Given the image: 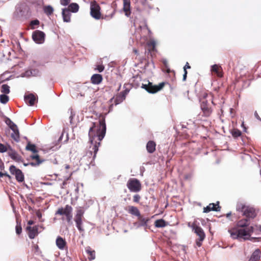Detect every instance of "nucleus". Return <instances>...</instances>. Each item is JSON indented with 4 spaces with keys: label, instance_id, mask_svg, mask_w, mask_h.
I'll list each match as a JSON object with an SVG mask.
<instances>
[{
    "label": "nucleus",
    "instance_id": "47",
    "mask_svg": "<svg viewBox=\"0 0 261 261\" xmlns=\"http://www.w3.org/2000/svg\"><path fill=\"white\" fill-rule=\"evenodd\" d=\"M39 24V21L37 19H36V20H32L31 22V25L32 26H33V25H38Z\"/></svg>",
    "mask_w": 261,
    "mask_h": 261
},
{
    "label": "nucleus",
    "instance_id": "38",
    "mask_svg": "<svg viewBox=\"0 0 261 261\" xmlns=\"http://www.w3.org/2000/svg\"><path fill=\"white\" fill-rule=\"evenodd\" d=\"M20 169L16 168V167L14 165H11L9 168V170L10 173L12 175H15V174L17 172V171H19Z\"/></svg>",
    "mask_w": 261,
    "mask_h": 261
},
{
    "label": "nucleus",
    "instance_id": "7",
    "mask_svg": "<svg viewBox=\"0 0 261 261\" xmlns=\"http://www.w3.org/2000/svg\"><path fill=\"white\" fill-rule=\"evenodd\" d=\"M101 8L97 2L94 0L90 2V14L91 16L96 20L101 19L102 14Z\"/></svg>",
    "mask_w": 261,
    "mask_h": 261
},
{
    "label": "nucleus",
    "instance_id": "2",
    "mask_svg": "<svg viewBox=\"0 0 261 261\" xmlns=\"http://www.w3.org/2000/svg\"><path fill=\"white\" fill-rule=\"evenodd\" d=\"M249 221L246 218L238 221L234 227L228 230L231 237L233 239L248 240L254 230L253 226H249Z\"/></svg>",
    "mask_w": 261,
    "mask_h": 261
},
{
    "label": "nucleus",
    "instance_id": "46",
    "mask_svg": "<svg viewBox=\"0 0 261 261\" xmlns=\"http://www.w3.org/2000/svg\"><path fill=\"white\" fill-rule=\"evenodd\" d=\"M3 176H6V177H8L9 178H11V176L8 174L7 173H3L2 172V171H0V177H3Z\"/></svg>",
    "mask_w": 261,
    "mask_h": 261
},
{
    "label": "nucleus",
    "instance_id": "34",
    "mask_svg": "<svg viewBox=\"0 0 261 261\" xmlns=\"http://www.w3.org/2000/svg\"><path fill=\"white\" fill-rule=\"evenodd\" d=\"M148 46L150 47L151 49L149 50L150 51H154L155 50V42L153 40H151L147 43Z\"/></svg>",
    "mask_w": 261,
    "mask_h": 261
},
{
    "label": "nucleus",
    "instance_id": "30",
    "mask_svg": "<svg viewBox=\"0 0 261 261\" xmlns=\"http://www.w3.org/2000/svg\"><path fill=\"white\" fill-rule=\"evenodd\" d=\"M15 176L17 181L21 182L24 181V175L20 170L17 171V172L15 174Z\"/></svg>",
    "mask_w": 261,
    "mask_h": 261
},
{
    "label": "nucleus",
    "instance_id": "31",
    "mask_svg": "<svg viewBox=\"0 0 261 261\" xmlns=\"http://www.w3.org/2000/svg\"><path fill=\"white\" fill-rule=\"evenodd\" d=\"M25 149L27 150L32 151L33 153H37L38 151L36 149V146H35V145L31 144L30 142H29L27 144Z\"/></svg>",
    "mask_w": 261,
    "mask_h": 261
},
{
    "label": "nucleus",
    "instance_id": "43",
    "mask_svg": "<svg viewBox=\"0 0 261 261\" xmlns=\"http://www.w3.org/2000/svg\"><path fill=\"white\" fill-rule=\"evenodd\" d=\"M105 69V66L102 64L98 65L95 68L96 70H97L99 72H101L103 71Z\"/></svg>",
    "mask_w": 261,
    "mask_h": 261
},
{
    "label": "nucleus",
    "instance_id": "55",
    "mask_svg": "<svg viewBox=\"0 0 261 261\" xmlns=\"http://www.w3.org/2000/svg\"><path fill=\"white\" fill-rule=\"evenodd\" d=\"M35 248H36V249H38V246L37 245H36V246H35Z\"/></svg>",
    "mask_w": 261,
    "mask_h": 261
},
{
    "label": "nucleus",
    "instance_id": "35",
    "mask_svg": "<svg viewBox=\"0 0 261 261\" xmlns=\"http://www.w3.org/2000/svg\"><path fill=\"white\" fill-rule=\"evenodd\" d=\"M231 134L234 138H237L241 135L242 133L238 129H233L231 131Z\"/></svg>",
    "mask_w": 261,
    "mask_h": 261
},
{
    "label": "nucleus",
    "instance_id": "49",
    "mask_svg": "<svg viewBox=\"0 0 261 261\" xmlns=\"http://www.w3.org/2000/svg\"><path fill=\"white\" fill-rule=\"evenodd\" d=\"M119 96H122V99L124 100L125 98V93L124 92H121Z\"/></svg>",
    "mask_w": 261,
    "mask_h": 261
},
{
    "label": "nucleus",
    "instance_id": "27",
    "mask_svg": "<svg viewBox=\"0 0 261 261\" xmlns=\"http://www.w3.org/2000/svg\"><path fill=\"white\" fill-rule=\"evenodd\" d=\"M43 10L44 13L47 16L52 15L54 11V8L50 5L44 6Z\"/></svg>",
    "mask_w": 261,
    "mask_h": 261
},
{
    "label": "nucleus",
    "instance_id": "29",
    "mask_svg": "<svg viewBox=\"0 0 261 261\" xmlns=\"http://www.w3.org/2000/svg\"><path fill=\"white\" fill-rule=\"evenodd\" d=\"M154 225L158 228L164 227L167 225V223L163 219H159L155 221Z\"/></svg>",
    "mask_w": 261,
    "mask_h": 261
},
{
    "label": "nucleus",
    "instance_id": "24",
    "mask_svg": "<svg viewBox=\"0 0 261 261\" xmlns=\"http://www.w3.org/2000/svg\"><path fill=\"white\" fill-rule=\"evenodd\" d=\"M126 210L129 214L137 217H140V211L137 207L134 206H128Z\"/></svg>",
    "mask_w": 261,
    "mask_h": 261
},
{
    "label": "nucleus",
    "instance_id": "10",
    "mask_svg": "<svg viewBox=\"0 0 261 261\" xmlns=\"http://www.w3.org/2000/svg\"><path fill=\"white\" fill-rule=\"evenodd\" d=\"M6 123L13 131L11 134V138L15 142H18L20 141V134L17 126L9 118L6 120Z\"/></svg>",
    "mask_w": 261,
    "mask_h": 261
},
{
    "label": "nucleus",
    "instance_id": "14",
    "mask_svg": "<svg viewBox=\"0 0 261 261\" xmlns=\"http://www.w3.org/2000/svg\"><path fill=\"white\" fill-rule=\"evenodd\" d=\"M27 230L29 238L31 239H34L38 234V226L37 225L33 227L27 226Z\"/></svg>",
    "mask_w": 261,
    "mask_h": 261
},
{
    "label": "nucleus",
    "instance_id": "1",
    "mask_svg": "<svg viewBox=\"0 0 261 261\" xmlns=\"http://www.w3.org/2000/svg\"><path fill=\"white\" fill-rule=\"evenodd\" d=\"M106 132V124L103 116L99 118L98 123H93L89 131L90 146L86 152L85 157L90 159V163L94 160L96 156L100 142L105 136Z\"/></svg>",
    "mask_w": 261,
    "mask_h": 261
},
{
    "label": "nucleus",
    "instance_id": "45",
    "mask_svg": "<svg viewBox=\"0 0 261 261\" xmlns=\"http://www.w3.org/2000/svg\"><path fill=\"white\" fill-rule=\"evenodd\" d=\"M164 65L165 66L166 68V72L168 73H169L170 72H172L174 74H175V72L174 71H171L169 68H168V66H167V62H164Z\"/></svg>",
    "mask_w": 261,
    "mask_h": 261
},
{
    "label": "nucleus",
    "instance_id": "53",
    "mask_svg": "<svg viewBox=\"0 0 261 261\" xmlns=\"http://www.w3.org/2000/svg\"><path fill=\"white\" fill-rule=\"evenodd\" d=\"M133 52H134L135 54H136V55L138 54V50H137V49H133Z\"/></svg>",
    "mask_w": 261,
    "mask_h": 261
},
{
    "label": "nucleus",
    "instance_id": "25",
    "mask_svg": "<svg viewBox=\"0 0 261 261\" xmlns=\"http://www.w3.org/2000/svg\"><path fill=\"white\" fill-rule=\"evenodd\" d=\"M65 9L70 12L76 13L79 10V6L77 3H72L68 5V8Z\"/></svg>",
    "mask_w": 261,
    "mask_h": 261
},
{
    "label": "nucleus",
    "instance_id": "8",
    "mask_svg": "<svg viewBox=\"0 0 261 261\" xmlns=\"http://www.w3.org/2000/svg\"><path fill=\"white\" fill-rule=\"evenodd\" d=\"M192 228L194 232L196 234V236L198 237L195 240V243L198 247H200L202 245V242L205 238V233L202 228L195 224H193Z\"/></svg>",
    "mask_w": 261,
    "mask_h": 261
},
{
    "label": "nucleus",
    "instance_id": "36",
    "mask_svg": "<svg viewBox=\"0 0 261 261\" xmlns=\"http://www.w3.org/2000/svg\"><path fill=\"white\" fill-rule=\"evenodd\" d=\"M9 101V97L5 95L2 94L0 95V102L2 103H6Z\"/></svg>",
    "mask_w": 261,
    "mask_h": 261
},
{
    "label": "nucleus",
    "instance_id": "40",
    "mask_svg": "<svg viewBox=\"0 0 261 261\" xmlns=\"http://www.w3.org/2000/svg\"><path fill=\"white\" fill-rule=\"evenodd\" d=\"M123 100L122 98V96H119V95L117 96L114 99V103L115 105H117L120 103H121Z\"/></svg>",
    "mask_w": 261,
    "mask_h": 261
},
{
    "label": "nucleus",
    "instance_id": "19",
    "mask_svg": "<svg viewBox=\"0 0 261 261\" xmlns=\"http://www.w3.org/2000/svg\"><path fill=\"white\" fill-rule=\"evenodd\" d=\"M30 158L33 161L30 163V164L32 166L39 165L44 161V160L40 159L39 155L38 154L31 155Z\"/></svg>",
    "mask_w": 261,
    "mask_h": 261
},
{
    "label": "nucleus",
    "instance_id": "21",
    "mask_svg": "<svg viewBox=\"0 0 261 261\" xmlns=\"http://www.w3.org/2000/svg\"><path fill=\"white\" fill-rule=\"evenodd\" d=\"M56 245L61 250H63L66 246V242L62 237L59 236L56 239Z\"/></svg>",
    "mask_w": 261,
    "mask_h": 261
},
{
    "label": "nucleus",
    "instance_id": "32",
    "mask_svg": "<svg viewBox=\"0 0 261 261\" xmlns=\"http://www.w3.org/2000/svg\"><path fill=\"white\" fill-rule=\"evenodd\" d=\"M115 14V10H113L112 12L110 14H106L105 15H103L102 14V18L101 19H106L107 20H110L112 19Z\"/></svg>",
    "mask_w": 261,
    "mask_h": 261
},
{
    "label": "nucleus",
    "instance_id": "23",
    "mask_svg": "<svg viewBox=\"0 0 261 261\" xmlns=\"http://www.w3.org/2000/svg\"><path fill=\"white\" fill-rule=\"evenodd\" d=\"M156 144L153 141H149L146 144V149L150 153H152L155 150Z\"/></svg>",
    "mask_w": 261,
    "mask_h": 261
},
{
    "label": "nucleus",
    "instance_id": "22",
    "mask_svg": "<svg viewBox=\"0 0 261 261\" xmlns=\"http://www.w3.org/2000/svg\"><path fill=\"white\" fill-rule=\"evenodd\" d=\"M62 15L64 22H69L71 21V13L65 8L62 9Z\"/></svg>",
    "mask_w": 261,
    "mask_h": 261
},
{
    "label": "nucleus",
    "instance_id": "12",
    "mask_svg": "<svg viewBox=\"0 0 261 261\" xmlns=\"http://www.w3.org/2000/svg\"><path fill=\"white\" fill-rule=\"evenodd\" d=\"M45 34L39 30L34 31L32 34L33 40L37 43H42L44 41Z\"/></svg>",
    "mask_w": 261,
    "mask_h": 261
},
{
    "label": "nucleus",
    "instance_id": "51",
    "mask_svg": "<svg viewBox=\"0 0 261 261\" xmlns=\"http://www.w3.org/2000/svg\"><path fill=\"white\" fill-rule=\"evenodd\" d=\"M187 73V71H184V74L183 75V81H184L186 80Z\"/></svg>",
    "mask_w": 261,
    "mask_h": 261
},
{
    "label": "nucleus",
    "instance_id": "39",
    "mask_svg": "<svg viewBox=\"0 0 261 261\" xmlns=\"http://www.w3.org/2000/svg\"><path fill=\"white\" fill-rule=\"evenodd\" d=\"M6 151L8 152V146H7L2 143H0V152L3 153Z\"/></svg>",
    "mask_w": 261,
    "mask_h": 261
},
{
    "label": "nucleus",
    "instance_id": "11",
    "mask_svg": "<svg viewBox=\"0 0 261 261\" xmlns=\"http://www.w3.org/2000/svg\"><path fill=\"white\" fill-rule=\"evenodd\" d=\"M128 189L133 192H138L141 190V184L137 178H130L127 182Z\"/></svg>",
    "mask_w": 261,
    "mask_h": 261
},
{
    "label": "nucleus",
    "instance_id": "44",
    "mask_svg": "<svg viewBox=\"0 0 261 261\" xmlns=\"http://www.w3.org/2000/svg\"><path fill=\"white\" fill-rule=\"evenodd\" d=\"M71 0H60V2L62 6H67L70 3Z\"/></svg>",
    "mask_w": 261,
    "mask_h": 261
},
{
    "label": "nucleus",
    "instance_id": "28",
    "mask_svg": "<svg viewBox=\"0 0 261 261\" xmlns=\"http://www.w3.org/2000/svg\"><path fill=\"white\" fill-rule=\"evenodd\" d=\"M86 251L88 254V258L89 260H93L95 258V252L90 247H87Z\"/></svg>",
    "mask_w": 261,
    "mask_h": 261
},
{
    "label": "nucleus",
    "instance_id": "15",
    "mask_svg": "<svg viewBox=\"0 0 261 261\" xmlns=\"http://www.w3.org/2000/svg\"><path fill=\"white\" fill-rule=\"evenodd\" d=\"M123 1V11L127 17L130 16L131 14L130 1V0Z\"/></svg>",
    "mask_w": 261,
    "mask_h": 261
},
{
    "label": "nucleus",
    "instance_id": "3",
    "mask_svg": "<svg viewBox=\"0 0 261 261\" xmlns=\"http://www.w3.org/2000/svg\"><path fill=\"white\" fill-rule=\"evenodd\" d=\"M236 210L242 216L250 220L254 219L258 215L259 210L250 205L240 202L237 205Z\"/></svg>",
    "mask_w": 261,
    "mask_h": 261
},
{
    "label": "nucleus",
    "instance_id": "37",
    "mask_svg": "<svg viewBox=\"0 0 261 261\" xmlns=\"http://www.w3.org/2000/svg\"><path fill=\"white\" fill-rule=\"evenodd\" d=\"M16 233L17 234L19 235L22 232V227L20 223L17 221V224L15 227Z\"/></svg>",
    "mask_w": 261,
    "mask_h": 261
},
{
    "label": "nucleus",
    "instance_id": "17",
    "mask_svg": "<svg viewBox=\"0 0 261 261\" xmlns=\"http://www.w3.org/2000/svg\"><path fill=\"white\" fill-rule=\"evenodd\" d=\"M221 207L219 205V202H218L217 205L212 203L209 204L206 207H204L203 212L208 213L212 211L218 212L220 211Z\"/></svg>",
    "mask_w": 261,
    "mask_h": 261
},
{
    "label": "nucleus",
    "instance_id": "52",
    "mask_svg": "<svg viewBox=\"0 0 261 261\" xmlns=\"http://www.w3.org/2000/svg\"><path fill=\"white\" fill-rule=\"evenodd\" d=\"M34 223V221H33V220H29V221L28 222V224L29 225H33Z\"/></svg>",
    "mask_w": 261,
    "mask_h": 261
},
{
    "label": "nucleus",
    "instance_id": "6",
    "mask_svg": "<svg viewBox=\"0 0 261 261\" xmlns=\"http://www.w3.org/2000/svg\"><path fill=\"white\" fill-rule=\"evenodd\" d=\"M84 210L83 207L80 206L76 208L74 221L80 232L84 231V228L83 227V219H84Z\"/></svg>",
    "mask_w": 261,
    "mask_h": 261
},
{
    "label": "nucleus",
    "instance_id": "33",
    "mask_svg": "<svg viewBox=\"0 0 261 261\" xmlns=\"http://www.w3.org/2000/svg\"><path fill=\"white\" fill-rule=\"evenodd\" d=\"M1 92L4 94H8L10 92V87L7 84H3L2 86Z\"/></svg>",
    "mask_w": 261,
    "mask_h": 261
},
{
    "label": "nucleus",
    "instance_id": "4",
    "mask_svg": "<svg viewBox=\"0 0 261 261\" xmlns=\"http://www.w3.org/2000/svg\"><path fill=\"white\" fill-rule=\"evenodd\" d=\"M206 98H208L210 100H211L212 103H213V95L211 94H208L205 93L200 104V108L202 112L197 116L198 120H202V117H209L213 112V109L207 99H206Z\"/></svg>",
    "mask_w": 261,
    "mask_h": 261
},
{
    "label": "nucleus",
    "instance_id": "42",
    "mask_svg": "<svg viewBox=\"0 0 261 261\" xmlns=\"http://www.w3.org/2000/svg\"><path fill=\"white\" fill-rule=\"evenodd\" d=\"M138 218L139 220L141 222V223L145 225L147 224V222L149 220L148 219L143 218L141 215L140 217H138Z\"/></svg>",
    "mask_w": 261,
    "mask_h": 261
},
{
    "label": "nucleus",
    "instance_id": "41",
    "mask_svg": "<svg viewBox=\"0 0 261 261\" xmlns=\"http://www.w3.org/2000/svg\"><path fill=\"white\" fill-rule=\"evenodd\" d=\"M141 199V196L139 194H136L133 196V201L138 203Z\"/></svg>",
    "mask_w": 261,
    "mask_h": 261
},
{
    "label": "nucleus",
    "instance_id": "20",
    "mask_svg": "<svg viewBox=\"0 0 261 261\" xmlns=\"http://www.w3.org/2000/svg\"><path fill=\"white\" fill-rule=\"evenodd\" d=\"M102 76L99 74H94L91 77V82L95 85L99 84L102 81Z\"/></svg>",
    "mask_w": 261,
    "mask_h": 261
},
{
    "label": "nucleus",
    "instance_id": "9",
    "mask_svg": "<svg viewBox=\"0 0 261 261\" xmlns=\"http://www.w3.org/2000/svg\"><path fill=\"white\" fill-rule=\"evenodd\" d=\"M165 85V83L164 82H162L158 85H154L151 82H148L147 84H142L141 87L148 93L154 94L161 90Z\"/></svg>",
    "mask_w": 261,
    "mask_h": 261
},
{
    "label": "nucleus",
    "instance_id": "16",
    "mask_svg": "<svg viewBox=\"0 0 261 261\" xmlns=\"http://www.w3.org/2000/svg\"><path fill=\"white\" fill-rule=\"evenodd\" d=\"M24 99L25 103L30 106H33L37 100L36 96L33 94L25 95Z\"/></svg>",
    "mask_w": 261,
    "mask_h": 261
},
{
    "label": "nucleus",
    "instance_id": "50",
    "mask_svg": "<svg viewBox=\"0 0 261 261\" xmlns=\"http://www.w3.org/2000/svg\"><path fill=\"white\" fill-rule=\"evenodd\" d=\"M254 116L257 119L261 121V118L256 112L254 113Z\"/></svg>",
    "mask_w": 261,
    "mask_h": 261
},
{
    "label": "nucleus",
    "instance_id": "26",
    "mask_svg": "<svg viewBox=\"0 0 261 261\" xmlns=\"http://www.w3.org/2000/svg\"><path fill=\"white\" fill-rule=\"evenodd\" d=\"M260 250L257 249H256L251 254L249 261H258L260 259Z\"/></svg>",
    "mask_w": 261,
    "mask_h": 261
},
{
    "label": "nucleus",
    "instance_id": "13",
    "mask_svg": "<svg viewBox=\"0 0 261 261\" xmlns=\"http://www.w3.org/2000/svg\"><path fill=\"white\" fill-rule=\"evenodd\" d=\"M8 155L14 161L17 162H22V157L10 145H8Z\"/></svg>",
    "mask_w": 261,
    "mask_h": 261
},
{
    "label": "nucleus",
    "instance_id": "5",
    "mask_svg": "<svg viewBox=\"0 0 261 261\" xmlns=\"http://www.w3.org/2000/svg\"><path fill=\"white\" fill-rule=\"evenodd\" d=\"M73 208L71 206L67 204L64 207H60L56 212V215L65 216L68 223H71Z\"/></svg>",
    "mask_w": 261,
    "mask_h": 261
},
{
    "label": "nucleus",
    "instance_id": "54",
    "mask_svg": "<svg viewBox=\"0 0 261 261\" xmlns=\"http://www.w3.org/2000/svg\"><path fill=\"white\" fill-rule=\"evenodd\" d=\"M231 215V213L230 212L229 213H227L226 214V217L227 218H229Z\"/></svg>",
    "mask_w": 261,
    "mask_h": 261
},
{
    "label": "nucleus",
    "instance_id": "48",
    "mask_svg": "<svg viewBox=\"0 0 261 261\" xmlns=\"http://www.w3.org/2000/svg\"><path fill=\"white\" fill-rule=\"evenodd\" d=\"M191 68V66H190L189 64L187 62L186 64L184 67V71H187V69H190Z\"/></svg>",
    "mask_w": 261,
    "mask_h": 261
},
{
    "label": "nucleus",
    "instance_id": "18",
    "mask_svg": "<svg viewBox=\"0 0 261 261\" xmlns=\"http://www.w3.org/2000/svg\"><path fill=\"white\" fill-rule=\"evenodd\" d=\"M211 71L219 77H222L223 75L222 68L219 65L215 64L213 65L211 68Z\"/></svg>",
    "mask_w": 261,
    "mask_h": 261
}]
</instances>
